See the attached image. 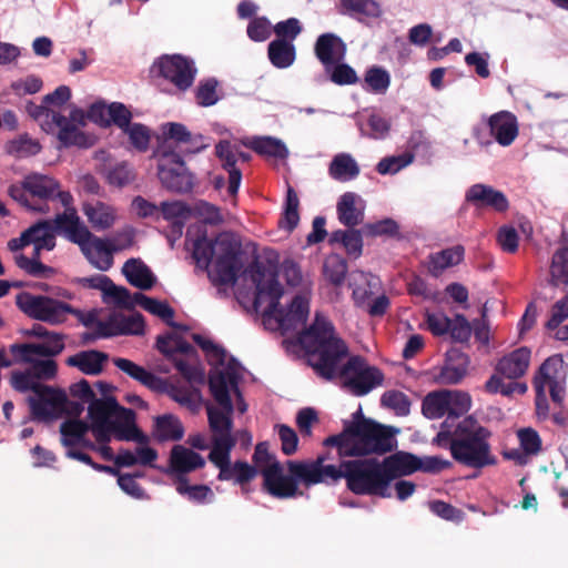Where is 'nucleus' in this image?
Returning <instances> with one entry per match:
<instances>
[{
    "instance_id": "1",
    "label": "nucleus",
    "mask_w": 568,
    "mask_h": 568,
    "mask_svg": "<svg viewBox=\"0 0 568 568\" xmlns=\"http://www.w3.org/2000/svg\"><path fill=\"white\" fill-rule=\"evenodd\" d=\"M241 377L242 367L234 361L222 364L211 373L210 388L214 402L206 405V413L212 443L209 460L219 468L220 480H233L243 486L255 477L256 469L245 462L231 463V452L236 445L232 414L234 409L240 414L247 409L237 388Z\"/></svg>"
},
{
    "instance_id": "2",
    "label": "nucleus",
    "mask_w": 568,
    "mask_h": 568,
    "mask_svg": "<svg viewBox=\"0 0 568 568\" xmlns=\"http://www.w3.org/2000/svg\"><path fill=\"white\" fill-rule=\"evenodd\" d=\"M298 343L307 353L308 364L321 377L329 381L338 376L343 387L355 396L366 395L383 383L382 372L359 356L351 357L338 369L347 347L324 316L316 315L313 325L298 335Z\"/></svg>"
},
{
    "instance_id": "3",
    "label": "nucleus",
    "mask_w": 568,
    "mask_h": 568,
    "mask_svg": "<svg viewBox=\"0 0 568 568\" xmlns=\"http://www.w3.org/2000/svg\"><path fill=\"white\" fill-rule=\"evenodd\" d=\"M92 433L99 442H109L114 434L119 440L134 442V450L121 449L116 454L119 467L153 466L158 452L150 446V439L135 425V414L118 405L114 398L95 400L89 406Z\"/></svg>"
},
{
    "instance_id": "4",
    "label": "nucleus",
    "mask_w": 568,
    "mask_h": 568,
    "mask_svg": "<svg viewBox=\"0 0 568 568\" xmlns=\"http://www.w3.org/2000/svg\"><path fill=\"white\" fill-rule=\"evenodd\" d=\"M326 459L325 455H320L310 463L290 466L306 487L345 478L347 487L354 494L390 496L383 465L375 458L344 460L338 467L325 464Z\"/></svg>"
},
{
    "instance_id": "5",
    "label": "nucleus",
    "mask_w": 568,
    "mask_h": 568,
    "mask_svg": "<svg viewBox=\"0 0 568 568\" xmlns=\"http://www.w3.org/2000/svg\"><path fill=\"white\" fill-rule=\"evenodd\" d=\"M257 293L254 297V308L262 316L263 325L268 331H280L282 334L298 332L304 328L310 314L308 296H287L284 287H273L274 276L258 273Z\"/></svg>"
},
{
    "instance_id": "6",
    "label": "nucleus",
    "mask_w": 568,
    "mask_h": 568,
    "mask_svg": "<svg viewBox=\"0 0 568 568\" xmlns=\"http://www.w3.org/2000/svg\"><path fill=\"white\" fill-rule=\"evenodd\" d=\"M241 242L231 232L220 233L215 240L201 236L192 243V255L196 265L223 284L233 283L241 267Z\"/></svg>"
},
{
    "instance_id": "7",
    "label": "nucleus",
    "mask_w": 568,
    "mask_h": 568,
    "mask_svg": "<svg viewBox=\"0 0 568 568\" xmlns=\"http://www.w3.org/2000/svg\"><path fill=\"white\" fill-rule=\"evenodd\" d=\"M394 432L390 427L368 419L351 424L345 430L325 439L327 446H336L339 456L384 454L394 448Z\"/></svg>"
},
{
    "instance_id": "8",
    "label": "nucleus",
    "mask_w": 568,
    "mask_h": 568,
    "mask_svg": "<svg viewBox=\"0 0 568 568\" xmlns=\"http://www.w3.org/2000/svg\"><path fill=\"white\" fill-rule=\"evenodd\" d=\"M48 379L40 378L33 373L12 372L11 374V384L14 389L34 393V396L28 398V403L36 418H54L63 413L79 415L83 410V404L72 403L63 392L41 384V381Z\"/></svg>"
},
{
    "instance_id": "9",
    "label": "nucleus",
    "mask_w": 568,
    "mask_h": 568,
    "mask_svg": "<svg viewBox=\"0 0 568 568\" xmlns=\"http://www.w3.org/2000/svg\"><path fill=\"white\" fill-rule=\"evenodd\" d=\"M54 227L68 240L78 244L88 262L100 271H108L113 265V252L106 240L95 236L81 221L77 210H67L58 214Z\"/></svg>"
},
{
    "instance_id": "10",
    "label": "nucleus",
    "mask_w": 568,
    "mask_h": 568,
    "mask_svg": "<svg viewBox=\"0 0 568 568\" xmlns=\"http://www.w3.org/2000/svg\"><path fill=\"white\" fill-rule=\"evenodd\" d=\"M490 433L471 416L464 418L454 429L450 453L457 462L474 468L495 464L487 442Z\"/></svg>"
},
{
    "instance_id": "11",
    "label": "nucleus",
    "mask_w": 568,
    "mask_h": 568,
    "mask_svg": "<svg viewBox=\"0 0 568 568\" xmlns=\"http://www.w3.org/2000/svg\"><path fill=\"white\" fill-rule=\"evenodd\" d=\"M64 348L63 335L52 332L38 343L13 344L10 352L17 363L28 364L22 373H33L40 378H53L57 374V363L53 356Z\"/></svg>"
},
{
    "instance_id": "12",
    "label": "nucleus",
    "mask_w": 568,
    "mask_h": 568,
    "mask_svg": "<svg viewBox=\"0 0 568 568\" xmlns=\"http://www.w3.org/2000/svg\"><path fill=\"white\" fill-rule=\"evenodd\" d=\"M28 112L44 131L57 132L58 139L63 145L89 146L91 144V139L81 131L84 125L82 110L70 111V120L61 114L60 110H53L44 102L41 105L30 104Z\"/></svg>"
},
{
    "instance_id": "13",
    "label": "nucleus",
    "mask_w": 568,
    "mask_h": 568,
    "mask_svg": "<svg viewBox=\"0 0 568 568\" xmlns=\"http://www.w3.org/2000/svg\"><path fill=\"white\" fill-rule=\"evenodd\" d=\"M255 469L264 477L265 489L275 497L290 498L294 497L298 491V484L303 480L291 469V464H304L308 460H290L287 462V470L290 475H285L282 465L276 458L268 453L267 445L260 443L254 452Z\"/></svg>"
},
{
    "instance_id": "14",
    "label": "nucleus",
    "mask_w": 568,
    "mask_h": 568,
    "mask_svg": "<svg viewBox=\"0 0 568 568\" xmlns=\"http://www.w3.org/2000/svg\"><path fill=\"white\" fill-rule=\"evenodd\" d=\"M17 305L28 316L50 324H60L69 314H79L67 303L27 292L17 296Z\"/></svg>"
},
{
    "instance_id": "15",
    "label": "nucleus",
    "mask_w": 568,
    "mask_h": 568,
    "mask_svg": "<svg viewBox=\"0 0 568 568\" xmlns=\"http://www.w3.org/2000/svg\"><path fill=\"white\" fill-rule=\"evenodd\" d=\"M163 140L154 153L166 155H181L197 153L209 146L201 134L191 133L185 125L170 122L162 125Z\"/></svg>"
},
{
    "instance_id": "16",
    "label": "nucleus",
    "mask_w": 568,
    "mask_h": 568,
    "mask_svg": "<svg viewBox=\"0 0 568 568\" xmlns=\"http://www.w3.org/2000/svg\"><path fill=\"white\" fill-rule=\"evenodd\" d=\"M59 183L49 175L40 173L27 174L21 183L12 184L8 189V194L28 210L43 211V206H36L29 200V196L39 200H49L58 192Z\"/></svg>"
},
{
    "instance_id": "17",
    "label": "nucleus",
    "mask_w": 568,
    "mask_h": 568,
    "mask_svg": "<svg viewBox=\"0 0 568 568\" xmlns=\"http://www.w3.org/2000/svg\"><path fill=\"white\" fill-rule=\"evenodd\" d=\"M248 273L252 283L255 285V293H257L258 284L255 275L258 273H267L272 274L275 278V282L272 284L274 288L283 287L281 281H285L290 287L297 290L295 295L310 296L311 294V278L307 275H303L298 265L292 260H285L277 270H273L271 266L263 264H255L251 266Z\"/></svg>"
},
{
    "instance_id": "18",
    "label": "nucleus",
    "mask_w": 568,
    "mask_h": 568,
    "mask_svg": "<svg viewBox=\"0 0 568 568\" xmlns=\"http://www.w3.org/2000/svg\"><path fill=\"white\" fill-rule=\"evenodd\" d=\"M567 369L564 359L560 356L547 358L540 366L534 379L536 390L549 389L552 402L561 406L565 399V384Z\"/></svg>"
},
{
    "instance_id": "19",
    "label": "nucleus",
    "mask_w": 568,
    "mask_h": 568,
    "mask_svg": "<svg viewBox=\"0 0 568 568\" xmlns=\"http://www.w3.org/2000/svg\"><path fill=\"white\" fill-rule=\"evenodd\" d=\"M158 161V175L164 187L172 192H187L193 186V179L187 171L183 156L154 153Z\"/></svg>"
},
{
    "instance_id": "20",
    "label": "nucleus",
    "mask_w": 568,
    "mask_h": 568,
    "mask_svg": "<svg viewBox=\"0 0 568 568\" xmlns=\"http://www.w3.org/2000/svg\"><path fill=\"white\" fill-rule=\"evenodd\" d=\"M470 359L458 349H450L446 353L442 365L434 366L428 375L438 385H457L468 374Z\"/></svg>"
},
{
    "instance_id": "21",
    "label": "nucleus",
    "mask_w": 568,
    "mask_h": 568,
    "mask_svg": "<svg viewBox=\"0 0 568 568\" xmlns=\"http://www.w3.org/2000/svg\"><path fill=\"white\" fill-rule=\"evenodd\" d=\"M160 73L181 90L190 88L194 81L196 69L187 58L174 54L162 57L159 62Z\"/></svg>"
},
{
    "instance_id": "22",
    "label": "nucleus",
    "mask_w": 568,
    "mask_h": 568,
    "mask_svg": "<svg viewBox=\"0 0 568 568\" xmlns=\"http://www.w3.org/2000/svg\"><path fill=\"white\" fill-rule=\"evenodd\" d=\"M92 430L91 425L78 419L67 420L61 425L62 444L64 446L82 445L91 449L97 450L104 460H112L115 463L116 455L113 454L111 447L105 445L108 442H97L99 445H94L91 442L84 439V435L89 430Z\"/></svg>"
},
{
    "instance_id": "23",
    "label": "nucleus",
    "mask_w": 568,
    "mask_h": 568,
    "mask_svg": "<svg viewBox=\"0 0 568 568\" xmlns=\"http://www.w3.org/2000/svg\"><path fill=\"white\" fill-rule=\"evenodd\" d=\"M144 331L143 316L139 313L123 315L119 312L110 314L105 321H97V335L110 337L122 334L138 335Z\"/></svg>"
},
{
    "instance_id": "24",
    "label": "nucleus",
    "mask_w": 568,
    "mask_h": 568,
    "mask_svg": "<svg viewBox=\"0 0 568 568\" xmlns=\"http://www.w3.org/2000/svg\"><path fill=\"white\" fill-rule=\"evenodd\" d=\"M314 52L316 58L324 65L325 71H329L332 65L345 59L346 44L334 33H323L315 42Z\"/></svg>"
},
{
    "instance_id": "25",
    "label": "nucleus",
    "mask_w": 568,
    "mask_h": 568,
    "mask_svg": "<svg viewBox=\"0 0 568 568\" xmlns=\"http://www.w3.org/2000/svg\"><path fill=\"white\" fill-rule=\"evenodd\" d=\"M82 212L95 231L111 229L119 216L116 207L98 200L83 202Z\"/></svg>"
},
{
    "instance_id": "26",
    "label": "nucleus",
    "mask_w": 568,
    "mask_h": 568,
    "mask_svg": "<svg viewBox=\"0 0 568 568\" xmlns=\"http://www.w3.org/2000/svg\"><path fill=\"white\" fill-rule=\"evenodd\" d=\"M491 136L501 146H509L518 135V122L516 116L508 111H500L488 119Z\"/></svg>"
},
{
    "instance_id": "27",
    "label": "nucleus",
    "mask_w": 568,
    "mask_h": 568,
    "mask_svg": "<svg viewBox=\"0 0 568 568\" xmlns=\"http://www.w3.org/2000/svg\"><path fill=\"white\" fill-rule=\"evenodd\" d=\"M530 349L527 347H519L511 353L503 356L497 365L496 371L509 379H516L524 376L530 363Z\"/></svg>"
},
{
    "instance_id": "28",
    "label": "nucleus",
    "mask_w": 568,
    "mask_h": 568,
    "mask_svg": "<svg viewBox=\"0 0 568 568\" xmlns=\"http://www.w3.org/2000/svg\"><path fill=\"white\" fill-rule=\"evenodd\" d=\"M388 485L394 479L420 469L422 460L408 453H396L382 462Z\"/></svg>"
},
{
    "instance_id": "29",
    "label": "nucleus",
    "mask_w": 568,
    "mask_h": 568,
    "mask_svg": "<svg viewBox=\"0 0 568 568\" xmlns=\"http://www.w3.org/2000/svg\"><path fill=\"white\" fill-rule=\"evenodd\" d=\"M466 200L478 207L490 206L496 211H506L508 201L505 194L485 184H475L466 193Z\"/></svg>"
},
{
    "instance_id": "30",
    "label": "nucleus",
    "mask_w": 568,
    "mask_h": 568,
    "mask_svg": "<svg viewBox=\"0 0 568 568\" xmlns=\"http://www.w3.org/2000/svg\"><path fill=\"white\" fill-rule=\"evenodd\" d=\"M337 214L339 221L348 227L361 224L364 219L363 200L353 192L344 193L337 203Z\"/></svg>"
},
{
    "instance_id": "31",
    "label": "nucleus",
    "mask_w": 568,
    "mask_h": 568,
    "mask_svg": "<svg viewBox=\"0 0 568 568\" xmlns=\"http://www.w3.org/2000/svg\"><path fill=\"white\" fill-rule=\"evenodd\" d=\"M170 465L173 471L186 474L204 467L205 459L183 445H175L171 450Z\"/></svg>"
},
{
    "instance_id": "32",
    "label": "nucleus",
    "mask_w": 568,
    "mask_h": 568,
    "mask_svg": "<svg viewBox=\"0 0 568 568\" xmlns=\"http://www.w3.org/2000/svg\"><path fill=\"white\" fill-rule=\"evenodd\" d=\"M465 250L462 245L448 247L440 252L429 255L427 268L428 272L437 277L449 267L456 266L464 260Z\"/></svg>"
},
{
    "instance_id": "33",
    "label": "nucleus",
    "mask_w": 568,
    "mask_h": 568,
    "mask_svg": "<svg viewBox=\"0 0 568 568\" xmlns=\"http://www.w3.org/2000/svg\"><path fill=\"white\" fill-rule=\"evenodd\" d=\"M122 273L130 284L141 290H149L155 283V276L140 258L128 260L122 267Z\"/></svg>"
},
{
    "instance_id": "34",
    "label": "nucleus",
    "mask_w": 568,
    "mask_h": 568,
    "mask_svg": "<svg viewBox=\"0 0 568 568\" xmlns=\"http://www.w3.org/2000/svg\"><path fill=\"white\" fill-rule=\"evenodd\" d=\"M349 286L353 290V300L359 307H365L374 290L378 286V280L372 274L362 271L351 273Z\"/></svg>"
},
{
    "instance_id": "35",
    "label": "nucleus",
    "mask_w": 568,
    "mask_h": 568,
    "mask_svg": "<svg viewBox=\"0 0 568 568\" xmlns=\"http://www.w3.org/2000/svg\"><path fill=\"white\" fill-rule=\"evenodd\" d=\"M108 361L105 353L91 349L83 351L67 359L70 366L78 367L82 373L88 375H98L103 369V364Z\"/></svg>"
},
{
    "instance_id": "36",
    "label": "nucleus",
    "mask_w": 568,
    "mask_h": 568,
    "mask_svg": "<svg viewBox=\"0 0 568 568\" xmlns=\"http://www.w3.org/2000/svg\"><path fill=\"white\" fill-rule=\"evenodd\" d=\"M216 155L222 161L223 168L229 172V193L235 195L239 191L242 174L235 168L236 158L229 141H221L216 148Z\"/></svg>"
},
{
    "instance_id": "37",
    "label": "nucleus",
    "mask_w": 568,
    "mask_h": 568,
    "mask_svg": "<svg viewBox=\"0 0 568 568\" xmlns=\"http://www.w3.org/2000/svg\"><path fill=\"white\" fill-rule=\"evenodd\" d=\"M24 237H28V244H33L34 255H39L41 250L51 251L55 246L53 226L50 222L31 226L24 231Z\"/></svg>"
},
{
    "instance_id": "38",
    "label": "nucleus",
    "mask_w": 568,
    "mask_h": 568,
    "mask_svg": "<svg viewBox=\"0 0 568 568\" xmlns=\"http://www.w3.org/2000/svg\"><path fill=\"white\" fill-rule=\"evenodd\" d=\"M243 144L263 156L285 159L288 155L286 145L271 136H255L243 141Z\"/></svg>"
},
{
    "instance_id": "39",
    "label": "nucleus",
    "mask_w": 568,
    "mask_h": 568,
    "mask_svg": "<svg viewBox=\"0 0 568 568\" xmlns=\"http://www.w3.org/2000/svg\"><path fill=\"white\" fill-rule=\"evenodd\" d=\"M184 428L178 417L165 414L154 418L153 436L160 442L180 440Z\"/></svg>"
},
{
    "instance_id": "40",
    "label": "nucleus",
    "mask_w": 568,
    "mask_h": 568,
    "mask_svg": "<svg viewBox=\"0 0 568 568\" xmlns=\"http://www.w3.org/2000/svg\"><path fill=\"white\" fill-rule=\"evenodd\" d=\"M267 54L274 67L285 69L291 67L295 61V45L291 41L276 39L270 42Z\"/></svg>"
},
{
    "instance_id": "41",
    "label": "nucleus",
    "mask_w": 568,
    "mask_h": 568,
    "mask_svg": "<svg viewBox=\"0 0 568 568\" xmlns=\"http://www.w3.org/2000/svg\"><path fill=\"white\" fill-rule=\"evenodd\" d=\"M328 172L333 179L346 182L359 174V166L351 154L339 153L333 158Z\"/></svg>"
},
{
    "instance_id": "42",
    "label": "nucleus",
    "mask_w": 568,
    "mask_h": 568,
    "mask_svg": "<svg viewBox=\"0 0 568 568\" xmlns=\"http://www.w3.org/2000/svg\"><path fill=\"white\" fill-rule=\"evenodd\" d=\"M113 364L120 371L136 379L141 384L148 386L149 388H158L160 385V379L155 375L130 359L118 357L113 359Z\"/></svg>"
},
{
    "instance_id": "43",
    "label": "nucleus",
    "mask_w": 568,
    "mask_h": 568,
    "mask_svg": "<svg viewBox=\"0 0 568 568\" xmlns=\"http://www.w3.org/2000/svg\"><path fill=\"white\" fill-rule=\"evenodd\" d=\"M423 414L430 419H437L448 413L446 389L427 394L422 404Z\"/></svg>"
},
{
    "instance_id": "44",
    "label": "nucleus",
    "mask_w": 568,
    "mask_h": 568,
    "mask_svg": "<svg viewBox=\"0 0 568 568\" xmlns=\"http://www.w3.org/2000/svg\"><path fill=\"white\" fill-rule=\"evenodd\" d=\"M158 348L165 356L173 358L179 355H190L194 353L191 344L185 342L178 334H170L158 338Z\"/></svg>"
},
{
    "instance_id": "45",
    "label": "nucleus",
    "mask_w": 568,
    "mask_h": 568,
    "mask_svg": "<svg viewBox=\"0 0 568 568\" xmlns=\"http://www.w3.org/2000/svg\"><path fill=\"white\" fill-rule=\"evenodd\" d=\"M135 300L136 304H139L146 312L160 317L162 321H164L171 326L175 325L172 322L174 316V310L166 302L148 297L141 293L135 294Z\"/></svg>"
},
{
    "instance_id": "46",
    "label": "nucleus",
    "mask_w": 568,
    "mask_h": 568,
    "mask_svg": "<svg viewBox=\"0 0 568 568\" xmlns=\"http://www.w3.org/2000/svg\"><path fill=\"white\" fill-rule=\"evenodd\" d=\"M102 172L108 182L115 186H123L131 183L134 178V171L126 162H116L113 164H104Z\"/></svg>"
},
{
    "instance_id": "47",
    "label": "nucleus",
    "mask_w": 568,
    "mask_h": 568,
    "mask_svg": "<svg viewBox=\"0 0 568 568\" xmlns=\"http://www.w3.org/2000/svg\"><path fill=\"white\" fill-rule=\"evenodd\" d=\"M103 302L123 308H130L136 304L135 295L131 296L123 286H116L110 280L102 293Z\"/></svg>"
},
{
    "instance_id": "48",
    "label": "nucleus",
    "mask_w": 568,
    "mask_h": 568,
    "mask_svg": "<svg viewBox=\"0 0 568 568\" xmlns=\"http://www.w3.org/2000/svg\"><path fill=\"white\" fill-rule=\"evenodd\" d=\"M550 283L556 286L568 285V248H561L554 254Z\"/></svg>"
},
{
    "instance_id": "49",
    "label": "nucleus",
    "mask_w": 568,
    "mask_h": 568,
    "mask_svg": "<svg viewBox=\"0 0 568 568\" xmlns=\"http://www.w3.org/2000/svg\"><path fill=\"white\" fill-rule=\"evenodd\" d=\"M40 149L39 142L28 135H20L7 144V152L19 159L36 155Z\"/></svg>"
},
{
    "instance_id": "50",
    "label": "nucleus",
    "mask_w": 568,
    "mask_h": 568,
    "mask_svg": "<svg viewBox=\"0 0 568 568\" xmlns=\"http://www.w3.org/2000/svg\"><path fill=\"white\" fill-rule=\"evenodd\" d=\"M448 415L460 416L466 414L471 408V397L464 390L446 389Z\"/></svg>"
},
{
    "instance_id": "51",
    "label": "nucleus",
    "mask_w": 568,
    "mask_h": 568,
    "mask_svg": "<svg viewBox=\"0 0 568 568\" xmlns=\"http://www.w3.org/2000/svg\"><path fill=\"white\" fill-rule=\"evenodd\" d=\"M70 97L71 91L69 87L61 85L57 88L54 92L47 94L43 98V102L47 104V106L52 108L53 110H60L61 114L65 115L67 119L70 120V111H72V109L65 105ZM73 110L78 109L73 108Z\"/></svg>"
},
{
    "instance_id": "52",
    "label": "nucleus",
    "mask_w": 568,
    "mask_h": 568,
    "mask_svg": "<svg viewBox=\"0 0 568 568\" xmlns=\"http://www.w3.org/2000/svg\"><path fill=\"white\" fill-rule=\"evenodd\" d=\"M300 201L295 191L288 186L285 202L284 217L281 221L282 227L292 231L300 221L298 215Z\"/></svg>"
},
{
    "instance_id": "53",
    "label": "nucleus",
    "mask_w": 568,
    "mask_h": 568,
    "mask_svg": "<svg viewBox=\"0 0 568 568\" xmlns=\"http://www.w3.org/2000/svg\"><path fill=\"white\" fill-rule=\"evenodd\" d=\"M194 353L190 355H179L171 358L176 369L190 382L202 381L203 374L201 369L194 363Z\"/></svg>"
},
{
    "instance_id": "54",
    "label": "nucleus",
    "mask_w": 568,
    "mask_h": 568,
    "mask_svg": "<svg viewBox=\"0 0 568 568\" xmlns=\"http://www.w3.org/2000/svg\"><path fill=\"white\" fill-rule=\"evenodd\" d=\"M345 10L351 13L376 18L381 14V8L375 0H341Z\"/></svg>"
},
{
    "instance_id": "55",
    "label": "nucleus",
    "mask_w": 568,
    "mask_h": 568,
    "mask_svg": "<svg viewBox=\"0 0 568 568\" xmlns=\"http://www.w3.org/2000/svg\"><path fill=\"white\" fill-rule=\"evenodd\" d=\"M413 160H414V155L410 153H403L399 155L387 156V158L382 159L378 162L376 170L379 174H383V175L395 174L398 171H400L402 169L409 165L413 162Z\"/></svg>"
},
{
    "instance_id": "56",
    "label": "nucleus",
    "mask_w": 568,
    "mask_h": 568,
    "mask_svg": "<svg viewBox=\"0 0 568 568\" xmlns=\"http://www.w3.org/2000/svg\"><path fill=\"white\" fill-rule=\"evenodd\" d=\"M192 214L204 223L217 225L224 222L220 209L205 201L196 202L192 207Z\"/></svg>"
},
{
    "instance_id": "57",
    "label": "nucleus",
    "mask_w": 568,
    "mask_h": 568,
    "mask_svg": "<svg viewBox=\"0 0 568 568\" xmlns=\"http://www.w3.org/2000/svg\"><path fill=\"white\" fill-rule=\"evenodd\" d=\"M365 82L375 93H385L390 84V77L386 70L373 67L367 70Z\"/></svg>"
},
{
    "instance_id": "58",
    "label": "nucleus",
    "mask_w": 568,
    "mask_h": 568,
    "mask_svg": "<svg viewBox=\"0 0 568 568\" xmlns=\"http://www.w3.org/2000/svg\"><path fill=\"white\" fill-rule=\"evenodd\" d=\"M335 241H341L349 254L358 256L362 253V235L357 230L337 231L333 233Z\"/></svg>"
},
{
    "instance_id": "59",
    "label": "nucleus",
    "mask_w": 568,
    "mask_h": 568,
    "mask_svg": "<svg viewBox=\"0 0 568 568\" xmlns=\"http://www.w3.org/2000/svg\"><path fill=\"white\" fill-rule=\"evenodd\" d=\"M325 72L329 75L331 81L338 85L354 84L358 81L355 70L342 62L335 63L329 71Z\"/></svg>"
},
{
    "instance_id": "60",
    "label": "nucleus",
    "mask_w": 568,
    "mask_h": 568,
    "mask_svg": "<svg viewBox=\"0 0 568 568\" xmlns=\"http://www.w3.org/2000/svg\"><path fill=\"white\" fill-rule=\"evenodd\" d=\"M123 131L129 135L131 144L139 151H145L150 143L149 129L140 123L129 124Z\"/></svg>"
},
{
    "instance_id": "61",
    "label": "nucleus",
    "mask_w": 568,
    "mask_h": 568,
    "mask_svg": "<svg viewBox=\"0 0 568 568\" xmlns=\"http://www.w3.org/2000/svg\"><path fill=\"white\" fill-rule=\"evenodd\" d=\"M383 406L392 408L398 415H406L409 413V402L405 394L397 390H388L383 394L381 398Z\"/></svg>"
},
{
    "instance_id": "62",
    "label": "nucleus",
    "mask_w": 568,
    "mask_h": 568,
    "mask_svg": "<svg viewBox=\"0 0 568 568\" xmlns=\"http://www.w3.org/2000/svg\"><path fill=\"white\" fill-rule=\"evenodd\" d=\"M324 272L332 283L339 285L345 278L347 265L341 257L331 256L325 261Z\"/></svg>"
},
{
    "instance_id": "63",
    "label": "nucleus",
    "mask_w": 568,
    "mask_h": 568,
    "mask_svg": "<svg viewBox=\"0 0 568 568\" xmlns=\"http://www.w3.org/2000/svg\"><path fill=\"white\" fill-rule=\"evenodd\" d=\"M217 81L209 79L201 83L197 88L196 99L197 103L202 106L214 105L219 101Z\"/></svg>"
},
{
    "instance_id": "64",
    "label": "nucleus",
    "mask_w": 568,
    "mask_h": 568,
    "mask_svg": "<svg viewBox=\"0 0 568 568\" xmlns=\"http://www.w3.org/2000/svg\"><path fill=\"white\" fill-rule=\"evenodd\" d=\"M568 318V294L557 301L550 311V317L546 323L548 329L558 328V326Z\"/></svg>"
}]
</instances>
